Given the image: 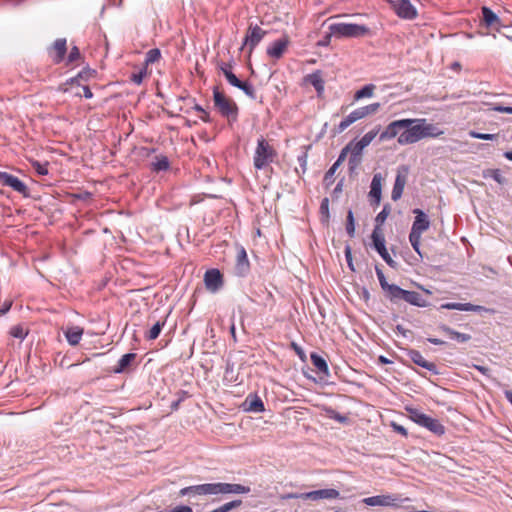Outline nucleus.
Wrapping results in <instances>:
<instances>
[{
	"mask_svg": "<svg viewBox=\"0 0 512 512\" xmlns=\"http://www.w3.org/2000/svg\"><path fill=\"white\" fill-rule=\"evenodd\" d=\"M297 161L302 169V173H304L307 168V153L303 152L301 155H299Z\"/></svg>",
	"mask_w": 512,
	"mask_h": 512,
	"instance_id": "obj_51",
	"label": "nucleus"
},
{
	"mask_svg": "<svg viewBox=\"0 0 512 512\" xmlns=\"http://www.w3.org/2000/svg\"><path fill=\"white\" fill-rule=\"evenodd\" d=\"M245 404L247 405L246 410L251 412H263L264 411V404L262 400L259 397H254L253 399L249 400L247 399Z\"/></svg>",
	"mask_w": 512,
	"mask_h": 512,
	"instance_id": "obj_33",
	"label": "nucleus"
},
{
	"mask_svg": "<svg viewBox=\"0 0 512 512\" xmlns=\"http://www.w3.org/2000/svg\"><path fill=\"white\" fill-rule=\"evenodd\" d=\"M376 275H377V278L379 280V283H380V286L381 288L385 291L386 293V296L391 299V297L393 296L394 292L392 291L393 288H398L397 285L395 284H389L385 278V275L383 273V271L381 269H379L378 267H376Z\"/></svg>",
	"mask_w": 512,
	"mask_h": 512,
	"instance_id": "obj_27",
	"label": "nucleus"
},
{
	"mask_svg": "<svg viewBox=\"0 0 512 512\" xmlns=\"http://www.w3.org/2000/svg\"><path fill=\"white\" fill-rule=\"evenodd\" d=\"M375 89L376 86L374 84L365 85L363 88H361L355 93L354 99L358 101L362 98H370L374 95Z\"/></svg>",
	"mask_w": 512,
	"mask_h": 512,
	"instance_id": "obj_32",
	"label": "nucleus"
},
{
	"mask_svg": "<svg viewBox=\"0 0 512 512\" xmlns=\"http://www.w3.org/2000/svg\"><path fill=\"white\" fill-rule=\"evenodd\" d=\"M9 333L12 337L23 340L28 335V330L22 325H16L10 329Z\"/></svg>",
	"mask_w": 512,
	"mask_h": 512,
	"instance_id": "obj_37",
	"label": "nucleus"
},
{
	"mask_svg": "<svg viewBox=\"0 0 512 512\" xmlns=\"http://www.w3.org/2000/svg\"><path fill=\"white\" fill-rule=\"evenodd\" d=\"M198 488H199V485L188 486V487L182 488L179 491V495L180 496L198 495V490H196Z\"/></svg>",
	"mask_w": 512,
	"mask_h": 512,
	"instance_id": "obj_48",
	"label": "nucleus"
},
{
	"mask_svg": "<svg viewBox=\"0 0 512 512\" xmlns=\"http://www.w3.org/2000/svg\"><path fill=\"white\" fill-rule=\"evenodd\" d=\"M225 78L229 82L230 85L237 87L239 86L241 80L237 78V76L233 72L225 73Z\"/></svg>",
	"mask_w": 512,
	"mask_h": 512,
	"instance_id": "obj_50",
	"label": "nucleus"
},
{
	"mask_svg": "<svg viewBox=\"0 0 512 512\" xmlns=\"http://www.w3.org/2000/svg\"><path fill=\"white\" fill-rule=\"evenodd\" d=\"M197 490L199 496L217 495V483L200 484Z\"/></svg>",
	"mask_w": 512,
	"mask_h": 512,
	"instance_id": "obj_34",
	"label": "nucleus"
},
{
	"mask_svg": "<svg viewBox=\"0 0 512 512\" xmlns=\"http://www.w3.org/2000/svg\"><path fill=\"white\" fill-rule=\"evenodd\" d=\"M339 167L338 163H334L331 168L326 172L325 174V180L332 178L334 173L336 172L337 168Z\"/></svg>",
	"mask_w": 512,
	"mask_h": 512,
	"instance_id": "obj_56",
	"label": "nucleus"
},
{
	"mask_svg": "<svg viewBox=\"0 0 512 512\" xmlns=\"http://www.w3.org/2000/svg\"><path fill=\"white\" fill-rule=\"evenodd\" d=\"M382 177L381 174H375L371 181L370 196L375 198L376 203L381 200V189H382Z\"/></svg>",
	"mask_w": 512,
	"mask_h": 512,
	"instance_id": "obj_25",
	"label": "nucleus"
},
{
	"mask_svg": "<svg viewBox=\"0 0 512 512\" xmlns=\"http://www.w3.org/2000/svg\"><path fill=\"white\" fill-rule=\"evenodd\" d=\"M331 34L338 37L357 38L369 33V28L364 25L352 23H334L329 26Z\"/></svg>",
	"mask_w": 512,
	"mask_h": 512,
	"instance_id": "obj_3",
	"label": "nucleus"
},
{
	"mask_svg": "<svg viewBox=\"0 0 512 512\" xmlns=\"http://www.w3.org/2000/svg\"><path fill=\"white\" fill-rule=\"evenodd\" d=\"M339 495L340 493L338 490L330 488L303 493L301 499L317 501L320 499H336Z\"/></svg>",
	"mask_w": 512,
	"mask_h": 512,
	"instance_id": "obj_16",
	"label": "nucleus"
},
{
	"mask_svg": "<svg viewBox=\"0 0 512 512\" xmlns=\"http://www.w3.org/2000/svg\"><path fill=\"white\" fill-rule=\"evenodd\" d=\"M474 368L480 371L482 374L486 375L489 372V369L485 366L474 365Z\"/></svg>",
	"mask_w": 512,
	"mask_h": 512,
	"instance_id": "obj_62",
	"label": "nucleus"
},
{
	"mask_svg": "<svg viewBox=\"0 0 512 512\" xmlns=\"http://www.w3.org/2000/svg\"><path fill=\"white\" fill-rule=\"evenodd\" d=\"M320 211L326 218L329 217V199L324 198L321 202Z\"/></svg>",
	"mask_w": 512,
	"mask_h": 512,
	"instance_id": "obj_52",
	"label": "nucleus"
},
{
	"mask_svg": "<svg viewBox=\"0 0 512 512\" xmlns=\"http://www.w3.org/2000/svg\"><path fill=\"white\" fill-rule=\"evenodd\" d=\"M82 91L85 98H92L93 94L88 86H83Z\"/></svg>",
	"mask_w": 512,
	"mask_h": 512,
	"instance_id": "obj_59",
	"label": "nucleus"
},
{
	"mask_svg": "<svg viewBox=\"0 0 512 512\" xmlns=\"http://www.w3.org/2000/svg\"><path fill=\"white\" fill-rule=\"evenodd\" d=\"M213 98L215 107L223 116L232 120L237 118L238 107L232 99L226 97L218 88L214 89Z\"/></svg>",
	"mask_w": 512,
	"mask_h": 512,
	"instance_id": "obj_5",
	"label": "nucleus"
},
{
	"mask_svg": "<svg viewBox=\"0 0 512 512\" xmlns=\"http://www.w3.org/2000/svg\"><path fill=\"white\" fill-rule=\"evenodd\" d=\"M11 308V302L4 303V305L0 308V314H5Z\"/></svg>",
	"mask_w": 512,
	"mask_h": 512,
	"instance_id": "obj_61",
	"label": "nucleus"
},
{
	"mask_svg": "<svg viewBox=\"0 0 512 512\" xmlns=\"http://www.w3.org/2000/svg\"><path fill=\"white\" fill-rule=\"evenodd\" d=\"M392 291L394 292L393 296L391 297L390 301L397 302L399 300H404L405 302L418 306V307H426L427 301L423 299L421 294L415 291H408L400 288H393Z\"/></svg>",
	"mask_w": 512,
	"mask_h": 512,
	"instance_id": "obj_6",
	"label": "nucleus"
},
{
	"mask_svg": "<svg viewBox=\"0 0 512 512\" xmlns=\"http://www.w3.org/2000/svg\"><path fill=\"white\" fill-rule=\"evenodd\" d=\"M65 337L68 341V343L72 346H76L79 344L82 335H83V328L79 326H69L65 332Z\"/></svg>",
	"mask_w": 512,
	"mask_h": 512,
	"instance_id": "obj_23",
	"label": "nucleus"
},
{
	"mask_svg": "<svg viewBox=\"0 0 512 512\" xmlns=\"http://www.w3.org/2000/svg\"><path fill=\"white\" fill-rule=\"evenodd\" d=\"M347 146L351 152V158L349 162L356 163L359 160V157L361 156L365 146L360 142V140L357 142L352 141Z\"/></svg>",
	"mask_w": 512,
	"mask_h": 512,
	"instance_id": "obj_30",
	"label": "nucleus"
},
{
	"mask_svg": "<svg viewBox=\"0 0 512 512\" xmlns=\"http://www.w3.org/2000/svg\"><path fill=\"white\" fill-rule=\"evenodd\" d=\"M349 151L350 150H349L348 146H346L344 149H342V151L335 163H338V165L340 166V164L345 160L346 155Z\"/></svg>",
	"mask_w": 512,
	"mask_h": 512,
	"instance_id": "obj_57",
	"label": "nucleus"
},
{
	"mask_svg": "<svg viewBox=\"0 0 512 512\" xmlns=\"http://www.w3.org/2000/svg\"><path fill=\"white\" fill-rule=\"evenodd\" d=\"M135 358H136V354L135 353L124 354L120 358V360L118 361V365L113 369V371L115 373H122V372H124L129 367L131 362L135 360Z\"/></svg>",
	"mask_w": 512,
	"mask_h": 512,
	"instance_id": "obj_29",
	"label": "nucleus"
},
{
	"mask_svg": "<svg viewBox=\"0 0 512 512\" xmlns=\"http://www.w3.org/2000/svg\"><path fill=\"white\" fill-rule=\"evenodd\" d=\"M409 357L416 365L421 366L435 374L437 373L436 365L427 361L419 351L411 350L409 352Z\"/></svg>",
	"mask_w": 512,
	"mask_h": 512,
	"instance_id": "obj_21",
	"label": "nucleus"
},
{
	"mask_svg": "<svg viewBox=\"0 0 512 512\" xmlns=\"http://www.w3.org/2000/svg\"><path fill=\"white\" fill-rule=\"evenodd\" d=\"M0 183L4 186L11 187L18 193L25 195L27 192V186L19 178L6 172H0Z\"/></svg>",
	"mask_w": 512,
	"mask_h": 512,
	"instance_id": "obj_15",
	"label": "nucleus"
},
{
	"mask_svg": "<svg viewBox=\"0 0 512 512\" xmlns=\"http://www.w3.org/2000/svg\"><path fill=\"white\" fill-rule=\"evenodd\" d=\"M289 43L290 39L288 35L285 34L281 39L275 41L270 47H268L267 54L272 58L279 59L283 56Z\"/></svg>",
	"mask_w": 512,
	"mask_h": 512,
	"instance_id": "obj_17",
	"label": "nucleus"
},
{
	"mask_svg": "<svg viewBox=\"0 0 512 512\" xmlns=\"http://www.w3.org/2000/svg\"><path fill=\"white\" fill-rule=\"evenodd\" d=\"M493 110L501 113L512 114V107L497 105L493 107Z\"/></svg>",
	"mask_w": 512,
	"mask_h": 512,
	"instance_id": "obj_55",
	"label": "nucleus"
},
{
	"mask_svg": "<svg viewBox=\"0 0 512 512\" xmlns=\"http://www.w3.org/2000/svg\"><path fill=\"white\" fill-rule=\"evenodd\" d=\"M250 492V487L241 484L232 483H217V495L219 494H247Z\"/></svg>",
	"mask_w": 512,
	"mask_h": 512,
	"instance_id": "obj_18",
	"label": "nucleus"
},
{
	"mask_svg": "<svg viewBox=\"0 0 512 512\" xmlns=\"http://www.w3.org/2000/svg\"><path fill=\"white\" fill-rule=\"evenodd\" d=\"M250 269V263L247 257L246 250L243 246L237 247V255H236V263H235V273L238 276H245Z\"/></svg>",
	"mask_w": 512,
	"mask_h": 512,
	"instance_id": "obj_14",
	"label": "nucleus"
},
{
	"mask_svg": "<svg viewBox=\"0 0 512 512\" xmlns=\"http://www.w3.org/2000/svg\"><path fill=\"white\" fill-rule=\"evenodd\" d=\"M442 309L448 310H459V311H473V312H490V309L485 308L484 306L474 305L471 303H455L449 302L441 305Z\"/></svg>",
	"mask_w": 512,
	"mask_h": 512,
	"instance_id": "obj_19",
	"label": "nucleus"
},
{
	"mask_svg": "<svg viewBox=\"0 0 512 512\" xmlns=\"http://www.w3.org/2000/svg\"><path fill=\"white\" fill-rule=\"evenodd\" d=\"M379 126L375 129L367 132L361 139L360 142L365 146V148L373 141V139L377 136L379 133Z\"/></svg>",
	"mask_w": 512,
	"mask_h": 512,
	"instance_id": "obj_41",
	"label": "nucleus"
},
{
	"mask_svg": "<svg viewBox=\"0 0 512 512\" xmlns=\"http://www.w3.org/2000/svg\"><path fill=\"white\" fill-rule=\"evenodd\" d=\"M390 214V207L385 205L380 213L375 218L376 225L375 227L381 228V225L386 221L388 215Z\"/></svg>",
	"mask_w": 512,
	"mask_h": 512,
	"instance_id": "obj_40",
	"label": "nucleus"
},
{
	"mask_svg": "<svg viewBox=\"0 0 512 512\" xmlns=\"http://www.w3.org/2000/svg\"><path fill=\"white\" fill-rule=\"evenodd\" d=\"M80 57V52H79V49L74 46L70 53H69V56H68V61L69 62H74L75 60H77L78 58Z\"/></svg>",
	"mask_w": 512,
	"mask_h": 512,
	"instance_id": "obj_53",
	"label": "nucleus"
},
{
	"mask_svg": "<svg viewBox=\"0 0 512 512\" xmlns=\"http://www.w3.org/2000/svg\"><path fill=\"white\" fill-rule=\"evenodd\" d=\"M32 166L39 175H47L48 169L45 164L38 161H32Z\"/></svg>",
	"mask_w": 512,
	"mask_h": 512,
	"instance_id": "obj_49",
	"label": "nucleus"
},
{
	"mask_svg": "<svg viewBox=\"0 0 512 512\" xmlns=\"http://www.w3.org/2000/svg\"><path fill=\"white\" fill-rule=\"evenodd\" d=\"M206 288L211 292L218 291L223 285L222 274L217 269L208 270L204 276Z\"/></svg>",
	"mask_w": 512,
	"mask_h": 512,
	"instance_id": "obj_13",
	"label": "nucleus"
},
{
	"mask_svg": "<svg viewBox=\"0 0 512 512\" xmlns=\"http://www.w3.org/2000/svg\"><path fill=\"white\" fill-rule=\"evenodd\" d=\"M346 231L350 237H353L355 234V220L351 210H349L347 213Z\"/></svg>",
	"mask_w": 512,
	"mask_h": 512,
	"instance_id": "obj_42",
	"label": "nucleus"
},
{
	"mask_svg": "<svg viewBox=\"0 0 512 512\" xmlns=\"http://www.w3.org/2000/svg\"><path fill=\"white\" fill-rule=\"evenodd\" d=\"M163 325H164V324H163V323H161V322H159V321H158V322H156V323L151 327V329L149 330V333L147 334V338H148L149 340H154V339H156V338L159 336V334H160V332H161V330H162Z\"/></svg>",
	"mask_w": 512,
	"mask_h": 512,
	"instance_id": "obj_45",
	"label": "nucleus"
},
{
	"mask_svg": "<svg viewBox=\"0 0 512 512\" xmlns=\"http://www.w3.org/2000/svg\"><path fill=\"white\" fill-rule=\"evenodd\" d=\"M411 122L404 121V119L392 121L385 130L380 134V141H387L399 137L400 133L403 131V127L407 126Z\"/></svg>",
	"mask_w": 512,
	"mask_h": 512,
	"instance_id": "obj_12",
	"label": "nucleus"
},
{
	"mask_svg": "<svg viewBox=\"0 0 512 512\" xmlns=\"http://www.w3.org/2000/svg\"><path fill=\"white\" fill-rule=\"evenodd\" d=\"M310 358H311L312 364L316 367L317 371L320 374H322L321 378L328 377L329 376V368H328L326 360L322 356H320L316 353H312Z\"/></svg>",
	"mask_w": 512,
	"mask_h": 512,
	"instance_id": "obj_24",
	"label": "nucleus"
},
{
	"mask_svg": "<svg viewBox=\"0 0 512 512\" xmlns=\"http://www.w3.org/2000/svg\"><path fill=\"white\" fill-rule=\"evenodd\" d=\"M413 213L415 214V220L413 222L412 231H416L417 233H423L428 230L430 226V221L427 215L420 209H414Z\"/></svg>",
	"mask_w": 512,
	"mask_h": 512,
	"instance_id": "obj_20",
	"label": "nucleus"
},
{
	"mask_svg": "<svg viewBox=\"0 0 512 512\" xmlns=\"http://www.w3.org/2000/svg\"><path fill=\"white\" fill-rule=\"evenodd\" d=\"M505 394V398L509 401V403L512 405V391L511 390H506L504 392Z\"/></svg>",
	"mask_w": 512,
	"mask_h": 512,
	"instance_id": "obj_64",
	"label": "nucleus"
},
{
	"mask_svg": "<svg viewBox=\"0 0 512 512\" xmlns=\"http://www.w3.org/2000/svg\"><path fill=\"white\" fill-rule=\"evenodd\" d=\"M372 242L375 250L380 254L382 259L392 268L396 266V262L389 255L386 246H385V238L382 232V229L379 227H375L372 235Z\"/></svg>",
	"mask_w": 512,
	"mask_h": 512,
	"instance_id": "obj_7",
	"label": "nucleus"
},
{
	"mask_svg": "<svg viewBox=\"0 0 512 512\" xmlns=\"http://www.w3.org/2000/svg\"><path fill=\"white\" fill-rule=\"evenodd\" d=\"M469 135L472 138L481 139V140H494L497 137V135H495V134H486V133H480V132H476V131H470Z\"/></svg>",
	"mask_w": 512,
	"mask_h": 512,
	"instance_id": "obj_47",
	"label": "nucleus"
},
{
	"mask_svg": "<svg viewBox=\"0 0 512 512\" xmlns=\"http://www.w3.org/2000/svg\"><path fill=\"white\" fill-rule=\"evenodd\" d=\"M237 88L241 89L249 98L256 99L255 89L247 82L241 81Z\"/></svg>",
	"mask_w": 512,
	"mask_h": 512,
	"instance_id": "obj_43",
	"label": "nucleus"
},
{
	"mask_svg": "<svg viewBox=\"0 0 512 512\" xmlns=\"http://www.w3.org/2000/svg\"><path fill=\"white\" fill-rule=\"evenodd\" d=\"M401 501L400 497L393 494L377 495L363 499V503L368 506H387L395 507Z\"/></svg>",
	"mask_w": 512,
	"mask_h": 512,
	"instance_id": "obj_9",
	"label": "nucleus"
},
{
	"mask_svg": "<svg viewBox=\"0 0 512 512\" xmlns=\"http://www.w3.org/2000/svg\"><path fill=\"white\" fill-rule=\"evenodd\" d=\"M276 156L274 148L263 138L257 141V147L254 155V166L256 169H263L265 166L273 162Z\"/></svg>",
	"mask_w": 512,
	"mask_h": 512,
	"instance_id": "obj_4",
	"label": "nucleus"
},
{
	"mask_svg": "<svg viewBox=\"0 0 512 512\" xmlns=\"http://www.w3.org/2000/svg\"><path fill=\"white\" fill-rule=\"evenodd\" d=\"M409 174V167L406 165H402L398 168L394 186L391 193V198L393 201H397L401 198L405 185L407 183V177Z\"/></svg>",
	"mask_w": 512,
	"mask_h": 512,
	"instance_id": "obj_8",
	"label": "nucleus"
},
{
	"mask_svg": "<svg viewBox=\"0 0 512 512\" xmlns=\"http://www.w3.org/2000/svg\"><path fill=\"white\" fill-rule=\"evenodd\" d=\"M152 165L154 171H164L169 168V161L167 157L161 156Z\"/></svg>",
	"mask_w": 512,
	"mask_h": 512,
	"instance_id": "obj_38",
	"label": "nucleus"
},
{
	"mask_svg": "<svg viewBox=\"0 0 512 512\" xmlns=\"http://www.w3.org/2000/svg\"><path fill=\"white\" fill-rule=\"evenodd\" d=\"M483 20L487 26L492 27L499 23L498 16L488 7H482Z\"/></svg>",
	"mask_w": 512,
	"mask_h": 512,
	"instance_id": "obj_31",
	"label": "nucleus"
},
{
	"mask_svg": "<svg viewBox=\"0 0 512 512\" xmlns=\"http://www.w3.org/2000/svg\"><path fill=\"white\" fill-rule=\"evenodd\" d=\"M421 234L422 233H417L416 231H412L410 232L409 234V241L411 243V246L413 247V249L420 255H421V252H420V240H421Z\"/></svg>",
	"mask_w": 512,
	"mask_h": 512,
	"instance_id": "obj_36",
	"label": "nucleus"
},
{
	"mask_svg": "<svg viewBox=\"0 0 512 512\" xmlns=\"http://www.w3.org/2000/svg\"><path fill=\"white\" fill-rule=\"evenodd\" d=\"M363 114L361 112V109H355L352 111L348 116H346L338 125L337 129L339 133H342L345 131L351 124L354 122L363 119Z\"/></svg>",
	"mask_w": 512,
	"mask_h": 512,
	"instance_id": "obj_22",
	"label": "nucleus"
},
{
	"mask_svg": "<svg viewBox=\"0 0 512 512\" xmlns=\"http://www.w3.org/2000/svg\"><path fill=\"white\" fill-rule=\"evenodd\" d=\"M411 122L403 127L397 141L400 145L414 144L424 138L438 137L443 134L435 125L427 123L426 119H404Z\"/></svg>",
	"mask_w": 512,
	"mask_h": 512,
	"instance_id": "obj_1",
	"label": "nucleus"
},
{
	"mask_svg": "<svg viewBox=\"0 0 512 512\" xmlns=\"http://www.w3.org/2000/svg\"><path fill=\"white\" fill-rule=\"evenodd\" d=\"M439 329L446 333L450 338L455 339L461 343L468 342L471 339L469 334L457 332L447 325H441L439 326Z\"/></svg>",
	"mask_w": 512,
	"mask_h": 512,
	"instance_id": "obj_26",
	"label": "nucleus"
},
{
	"mask_svg": "<svg viewBox=\"0 0 512 512\" xmlns=\"http://www.w3.org/2000/svg\"><path fill=\"white\" fill-rule=\"evenodd\" d=\"M484 177H492L499 184H503L505 182L504 177H502L500 171L498 169H488L483 172Z\"/></svg>",
	"mask_w": 512,
	"mask_h": 512,
	"instance_id": "obj_39",
	"label": "nucleus"
},
{
	"mask_svg": "<svg viewBox=\"0 0 512 512\" xmlns=\"http://www.w3.org/2000/svg\"><path fill=\"white\" fill-rule=\"evenodd\" d=\"M345 257L348 263V266L351 268V270H354L353 264H352V255H351V248L347 246L345 248Z\"/></svg>",
	"mask_w": 512,
	"mask_h": 512,
	"instance_id": "obj_54",
	"label": "nucleus"
},
{
	"mask_svg": "<svg viewBox=\"0 0 512 512\" xmlns=\"http://www.w3.org/2000/svg\"><path fill=\"white\" fill-rule=\"evenodd\" d=\"M265 34L266 32L262 30L259 26L250 25L246 37L244 39L242 48L245 46L249 47V53H251L253 49L258 45V43L262 40V38L265 36Z\"/></svg>",
	"mask_w": 512,
	"mask_h": 512,
	"instance_id": "obj_11",
	"label": "nucleus"
},
{
	"mask_svg": "<svg viewBox=\"0 0 512 512\" xmlns=\"http://www.w3.org/2000/svg\"><path fill=\"white\" fill-rule=\"evenodd\" d=\"M407 411L409 413L410 419L419 426L428 429L438 436H441L445 433V427L440 423L438 419L432 418L415 408H409Z\"/></svg>",
	"mask_w": 512,
	"mask_h": 512,
	"instance_id": "obj_2",
	"label": "nucleus"
},
{
	"mask_svg": "<svg viewBox=\"0 0 512 512\" xmlns=\"http://www.w3.org/2000/svg\"><path fill=\"white\" fill-rule=\"evenodd\" d=\"M161 56L159 49H151L146 54L145 62L146 64H152L159 60Z\"/></svg>",
	"mask_w": 512,
	"mask_h": 512,
	"instance_id": "obj_46",
	"label": "nucleus"
},
{
	"mask_svg": "<svg viewBox=\"0 0 512 512\" xmlns=\"http://www.w3.org/2000/svg\"><path fill=\"white\" fill-rule=\"evenodd\" d=\"M331 412H332V415H330L331 418L337 420L340 423L346 422L347 418L345 416L340 415L339 413H337L335 411H331Z\"/></svg>",
	"mask_w": 512,
	"mask_h": 512,
	"instance_id": "obj_58",
	"label": "nucleus"
},
{
	"mask_svg": "<svg viewBox=\"0 0 512 512\" xmlns=\"http://www.w3.org/2000/svg\"><path fill=\"white\" fill-rule=\"evenodd\" d=\"M380 108V103H372L370 105L360 107L363 117L375 114Z\"/></svg>",
	"mask_w": 512,
	"mask_h": 512,
	"instance_id": "obj_44",
	"label": "nucleus"
},
{
	"mask_svg": "<svg viewBox=\"0 0 512 512\" xmlns=\"http://www.w3.org/2000/svg\"><path fill=\"white\" fill-rule=\"evenodd\" d=\"M397 15L401 18L413 19L417 15L415 7L409 0H390Z\"/></svg>",
	"mask_w": 512,
	"mask_h": 512,
	"instance_id": "obj_10",
	"label": "nucleus"
},
{
	"mask_svg": "<svg viewBox=\"0 0 512 512\" xmlns=\"http://www.w3.org/2000/svg\"><path fill=\"white\" fill-rule=\"evenodd\" d=\"M307 81L316 89L318 94L324 91V80L321 72L316 71L307 76Z\"/></svg>",
	"mask_w": 512,
	"mask_h": 512,
	"instance_id": "obj_28",
	"label": "nucleus"
},
{
	"mask_svg": "<svg viewBox=\"0 0 512 512\" xmlns=\"http://www.w3.org/2000/svg\"><path fill=\"white\" fill-rule=\"evenodd\" d=\"M132 80L136 83V84H140L142 82V73H139V74H134L132 76Z\"/></svg>",
	"mask_w": 512,
	"mask_h": 512,
	"instance_id": "obj_63",
	"label": "nucleus"
},
{
	"mask_svg": "<svg viewBox=\"0 0 512 512\" xmlns=\"http://www.w3.org/2000/svg\"><path fill=\"white\" fill-rule=\"evenodd\" d=\"M54 49L57 52L56 62H60L66 53V39H57L54 43Z\"/></svg>",
	"mask_w": 512,
	"mask_h": 512,
	"instance_id": "obj_35",
	"label": "nucleus"
},
{
	"mask_svg": "<svg viewBox=\"0 0 512 512\" xmlns=\"http://www.w3.org/2000/svg\"><path fill=\"white\" fill-rule=\"evenodd\" d=\"M393 428L402 435H407V430L403 426L393 423Z\"/></svg>",
	"mask_w": 512,
	"mask_h": 512,
	"instance_id": "obj_60",
	"label": "nucleus"
}]
</instances>
